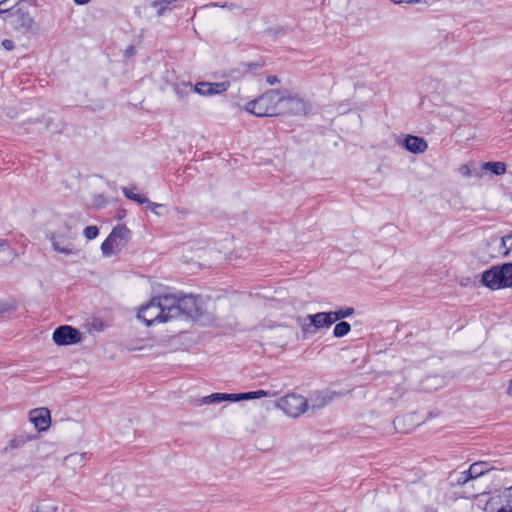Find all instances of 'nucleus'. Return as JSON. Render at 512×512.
Here are the masks:
<instances>
[{
    "instance_id": "f704fd0d",
    "label": "nucleus",
    "mask_w": 512,
    "mask_h": 512,
    "mask_svg": "<svg viewBox=\"0 0 512 512\" xmlns=\"http://www.w3.org/2000/svg\"><path fill=\"white\" fill-rule=\"evenodd\" d=\"M78 5H85L89 3L91 0H73Z\"/></svg>"
},
{
    "instance_id": "473e14b6",
    "label": "nucleus",
    "mask_w": 512,
    "mask_h": 512,
    "mask_svg": "<svg viewBox=\"0 0 512 512\" xmlns=\"http://www.w3.org/2000/svg\"><path fill=\"white\" fill-rule=\"evenodd\" d=\"M266 82L269 84V85H274V84H277L279 83V79L277 76L275 75H270L267 77L266 79Z\"/></svg>"
},
{
    "instance_id": "f03ea898",
    "label": "nucleus",
    "mask_w": 512,
    "mask_h": 512,
    "mask_svg": "<svg viewBox=\"0 0 512 512\" xmlns=\"http://www.w3.org/2000/svg\"><path fill=\"white\" fill-rule=\"evenodd\" d=\"M282 100H284V94L280 90L270 89L248 102L245 105V110L257 117L276 116L281 113L278 106L282 104Z\"/></svg>"
},
{
    "instance_id": "4be33fe9",
    "label": "nucleus",
    "mask_w": 512,
    "mask_h": 512,
    "mask_svg": "<svg viewBox=\"0 0 512 512\" xmlns=\"http://www.w3.org/2000/svg\"><path fill=\"white\" fill-rule=\"evenodd\" d=\"M329 313L331 314V319L333 320V323H334L338 320H341V319L351 316L354 313V308L345 307V308H341L336 311H331Z\"/></svg>"
},
{
    "instance_id": "0eeeda50",
    "label": "nucleus",
    "mask_w": 512,
    "mask_h": 512,
    "mask_svg": "<svg viewBox=\"0 0 512 512\" xmlns=\"http://www.w3.org/2000/svg\"><path fill=\"white\" fill-rule=\"evenodd\" d=\"M298 324L304 335L314 334L317 330L328 328L333 324L329 312H319L314 315H307L298 319Z\"/></svg>"
},
{
    "instance_id": "4468645a",
    "label": "nucleus",
    "mask_w": 512,
    "mask_h": 512,
    "mask_svg": "<svg viewBox=\"0 0 512 512\" xmlns=\"http://www.w3.org/2000/svg\"><path fill=\"white\" fill-rule=\"evenodd\" d=\"M223 401L236 402V394L213 393L198 400L199 405L217 404Z\"/></svg>"
},
{
    "instance_id": "1a4fd4ad",
    "label": "nucleus",
    "mask_w": 512,
    "mask_h": 512,
    "mask_svg": "<svg viewBox=\"0 0 512 512\" xmlns=\"http://www.w3.org/2000/svg\"><path fill=\"white\" fill-rule=\"evenodd\" d=\"M80 339V332L71 326H60L53 333V340L58 345L75 344Z\"/></svg>"
},
{
    "instance_id": "b1692460",
    "label": "nucleus",
    "mask_w": 512,
    "mask_h": 512,
    "mask_svg": "<svg viewBox=\"0 0 512 512\" xmlns=\"http://www.w3.org/2000/svg\"><path fill=\"white\" fill-rule=\"evenodd\" d=\"M333 399V395H321L317 394L314 398H312V407L313 408H321L326 404L330 403Z\"/></svg>"
},
{
    "instance_id": "a878e982",
    "label": "nucleus",
    "mask_w": 512,
    "mask_h": 512,
    "mask_svg": "<svg viewBox=\"0 0 512 512\" xmlns=\"http://www.w3.org/2000/svg\"><path fill=\"white\" fill-rule=\"evenodd\" d=\"M458 172L463 176V177H466V178H469L471 176H476V177H481V173L479 172H473L472 169L470 168V166L468 164H462L459 169H458Z\"/></svg>"
},
{
    "instance_id": "9b49d317",
    "label": "nucleus",
    "mask_w": 512,
    "mask_h": 512,
    "mask_svg": "<svg viewBox=\"0 0 512 512\" xmlns=\"http://www.w3.org/2000/svg\"><path fill=\"white\" fill-rule=\"evenodd\" d=\"M29 421L39 431H46L51 425V415L48 408L40 407L29 412Z\"/></svg>"
},
{
    "instance_id": "2f4dec72",
    "label": "nucleus",
    "mask_w": 512,
    "mask_h": 512,
    "mask_svg": "<svg viewBox=\"0 0 512 512\" xmlns=\"http://www.w3.org/2000/svg\"><path fill=\"white\" fill-rule=\"evenodd\" d=\"M505 493L508 499L507 506L509 507L508 512H512V486L508 489H505Z\"/></svg>"
},
{
    "instance_id": "7c9ffc66",
    "label": "nucleus",
    "mask_w": 512,
    "mask_h": 512,
    "mask_svg": "<svg viewBox=\"0 0 512 512\" xmlns=\"http://www.w3.org/2000/svg\"><path fill=\"white\" fill-rule=\"evenodd\" d=\"M10 249L9 241L6 239H0V253L9 251Z\"/></svg>"
},
{
    "instance_id": "39448f33",
    "label": "nucleus",
    "mask_w": 512,
    "mask_h": 512,
    "mask_svg": "<svg viewBox=\"0 0 512 512\" xmlns=\"http://www.w3.org/2000/svg\"><path fill=\"white\" fill-rule=\"evenodd\" d=\"M131 231L125 225H117L101 244L104 256L110 257L120 251L130 240Z\"/></svg>"
},
{
    "instance_id": "423d86ee",
    "label": "nucleus",
    "mask_w": 512,
    "mask_h": 512,
    "mask_svg": "<svg viewBox=\"0 0 512 512\" xmlns=\"http://www.w3.org/2000/svg\"><path fill=\"white\" fill-rule=\"evenodd\" d=\"M276 407L290 417H298L308 408L307 399L298 394H287L276 402Z\"/></svg>"
},
{
    "instance_id": "c85d7f7f",
    "label": "nucleus",
    "mask_w": 512,
    "mask_h": 512,
    "mask_svg": "<svg viewBox=\"0 0 512 512\" xmlns=\"http://www.w3.org/2000/svg\"><path fill=\"white\" fill-rule=\"evenodd\" d=\"M502 247L505 249L503 254L508 255L512 250V234L505 235L501 238Z\"/></svg>"
},
{
    "instance_id": "ddd939ff",
    "label": "nucleus",
    "mask_w": 512,
    "mask_h": 512,
    "mask_svg": "<svg viewBox=\"0 0 512 512\" xmlns=\"http://www.w3.org/2000/svg\"><path fill=\"white\" fill-rule=\"evenodd\" d=\"M403 145L409 152L414 154L424 153L428 148V144L424 138L413 135H407Z\"/></svg>"
},
{
    "instance_id": "6ab92c4d",
    "label": "nucleus",
    "mask_w": 512,
    "mask_h": 512,
    "mask_svg": "<svg viewBox=\"0 0 512 512\" xmlns=\"http://www.w3.org/2000/svg\"><path fill=\"white\" fill-rule=\"evenodd\" d=\"M275 395H276V392L271 393L270 391L257 390V391L236 394V398H237V401H240V400L258 399V398L275 396Z\"/></svg>"
},
{
    "instance_id": "6e6552de",
    "label": "nucleus",
    "mask_w": 512,
    "mask_h": 512,
    "mask_svg": "<svg viewBox=\"0 0 512 512\" xmlns=\"http://www.w3.org/2000/svg\"><path fill=\"white\" fill-rule=\"evenodd\" d=\"M282 103L285 105L281 113H288L292 115H306L310 109V104L297 95H284Z\"/></svg>"
},
{
    "instance_id": "bb28decb",
    "label": "nucleus",
    "mask_w": 512,
    "mask_h": 512,
    "mask_svg": "<svg viewBox=\"0 0 512 512\" xmlns=\"http://www.w3.org/2000/svg\"><path fill=\"white\" fill-rule=\"evenodd\" d=\"M57 507L49 502H41L35 508L34 512H56Z\"/></svg>"
},
{
    "instance_id": "f8f14e48",
    "label": "nucleus",
    "mask_w": 512,
    "mask_h": 512,
    "mask_svg": "<svg viewBox=\"0 0 512 512\" xmlns=\"http://www.w3.org/2000/svg\"><path fill=\"white\" fill-rule=\"evenodd\" d=\"M136 188L123 187V194L130 200L139 204H147V207L154 212L157 216L163 215L162 212H157L156 208H163V204L151 202L145 195L135 192Z\"/></svg>"
},
{
    "instance_id": "7ed1b4c3",
    "label": "nucleus",
    "mask_w": 512,
    "mask_h": 512,
    "mask_svg": "<svg viewBox=\"0 0 512 512\" xmlns=\"http://www.w3.org/2000/svg\"><path fill=\"white\" fill-rule=\"evenodd\" d=\"M481 282L492 290L512 287V263L493 266L489 270L484 271Z\"/></svg>"
},
{
    "instance_id": "a211bd4d",
    "label": "nucleus",
    "mask_w": 512,
    "mask_h": 512,
    "mask_svg": "<svg viewBox=\"0 0 512 512\" xmlns=\"http://www.w3.org/2000/svg\"><path fill=\"white\" fill-rule=\"evenodd\" d=\"M491 469V466L487 462H476L473 463L469 467V475L472 476V479H477L478 477L482 476L486 472H488Z\"/></svg>"
},
{
    "instance_id": "f3484780",
    "label": "nucleus",
    "mask_w": 512,
    "mask_h": 512,
    "mask_svg": "<svg viewBox=\"0 0 512 512\" xmlns=\"http://www.w3.org/2000/svg\"><path fill=\"white\" fill-rule=\"evenodd\" d=\"M51 243H52L54 250H56L60 253H64L67 255L74 253L72 244L69 243L68 241L64 240L63 238H60L57 236H52Z\"/></svg>"
},
{
    "instance_id": "4c0bfd02",
    "label": "nucleus",
    "mask_w": 512,
    "mask_h": 512,
    "mask_svg": "<svg viewBox=\"0 0 512 512\" xmlns=\"http://www.w3.org/2000/svg\"><path fill=\"white\" fill-rule=\"evenodd\" d=\"M20 1H21V0H13V1H11L9 4H10L11 6H14V5H17Z\"/></svg>"
},
{
    "instance_id": "412c9836",
    "label": "nucleus",
    "mask_w": 512,
    "mask_h": 512,
    "mask_svg": "<svg viewBox=\"0 0 512 512\" xmlns=\"http://www.w3.org/2000/svg\"><path fill=\"white\" fill-rule=\"evenodd\" d=\"M34 437L30 435H18L12 438L8 443V448L10 449H18L23 447L27 442L33 440Z\"/></svg>"
},
{
    "instance_id": "e433bc0d",
    "label": "nucleus",
    "mask_w": 512,
    "mask_h": 512,
    "mask_svg": "<svg viewBox=\"0 0 512 512\" xmlns=\"http://www.w3.org/2000/svg\"><path fill=\"white\" fill-rule=\"evenodd\" d=\"M77 457V455H70L66 458V460H71L73 458ZM78 458L82 459L83 458V455H79Z\"/></svg>"
},
{
    "instance_id": "cd10ccee",
    "label": "nucleus",
    "mask_w": 512,
    "mask_h": 512,
    "mask_svg": "<svg viewBox=\"0 0 512 512\" xmlns=\"http://www.w3.org/2000/svg\"><path fill=\"white\" fill-rule=\"evenodd\" d=\"M84 236L87 240H93L99 235V229L97 226H87L84 229Z\"/></svg>"
},
{
    "instance_id": "f257e3e1",
    "label": "nucleus",
    "mask_w": 512,
    "mask_h": 512,
    "mask_svg": "<svg viewBox=\"0 0 512 512\" xmlns=\"http://www.w3.org/2000/svg\"><path fill=\"white\" fill-rule=\"evenodd\" d=\"M173 301L172 294L152 298L139 308L137 317L147 326L168 322L172 320L171 312H174Z\"/></svg>"
},
{
    "instance_id": "c9c22d12",
    "label": "nucleus",
    "mask_w": 512,
    "mask_h": 512,
    "mask_svg": "<svg viewBox=\"0 0 512 512\" xmlns=\"http://www.w3.org/2000/svg\"><path fill=\"white\" fill-rule=\"evenodd\" d=\"M507 392H508V394H509L510 396H512V379H511V380H510V382H509Z\"/></svg>"
},
{
    "instance_id": "393cba45",
    "label": "nucleus",
    "mask_w": 512,
    "mask_h": 512,
    "mask_svg": "<svg viewBox=\"0 0 512 512\" xmlns=\"http://www.w3.org/2000/svg\"><path fill=\"white\" fill-rule=\"evenodd\" d=\"M177 0H155L152 2V7L158 10V15H162L169 5L176 2Z\"/></svg>"
},
{
    "instance_id": "72a5a7b5",
    "label": "nucleus",
    "mask_w": 512,
    "mask_h": 512,
    "mask_svg": "<svg viewBox=\"0 0 512 512\" xmlns=\"http://www.w3.org/2000/svg\"><path fill=\"white\" fill-rule=\"evenodd\" d=\"M394 3L400 4V3H407V4H413V3H419L421 0H391Z\"/></svg>"
},
{
    "instance_id": "dca6fc26",
    "label": "nucleus",
    "mask_w": 512,
    "mask_h": 512,
    "mask_svg": "<svg viewBox=\"0 0 512 512\" xmlns=\"http://www.w3.org/2000/svg\"><path fill=\"white\" fill-rule=\"evenodd\" d=\"M482 170L500 176L506 173L507 167L504 162L489 161L482 164Z\"/></svg>"
},
{
    "instance_id": "aec40b11",
    "label": "nucleus",
    "mask_w": 512,
    "mask_h": 512,
    "mask_svg": "<svg viewBox=\"0 0 512 512\" xmlns=\"http://www.w3.org/2000/svg\"><path fill=\"white\" fill-rule=\"evenodd\" d=\"M471 480L473 479L472 476L469 475V470L454 472L450 475V481L453 485H465Z\"/></svg>"
},
{
    "instance_id": "c756f323",
    "label": "nucleus",
    "mask_w": 512,
    "mask_h": 512,
    "mask_svg": "<svg viewBox=\"0 0 512 512\" xmlns=\"http://www.w3.org/2000/svg\"><path fill=\"white\" fill-rule=\"evenodd\" d=\"M2 46L7 51H11L15 47L14 42L12 40H10V39H4L2 41Z\"/></svg>"
},
{
    "instance_id": "20e7f679",
    "label": "nucleus",
    "mask_w": 512,
    "mask_h": 512,
    "mask_svg": "<svg viewBox=\"0 0 512 512\" xmlns=\"http://www.w3.org/2000/svg\"><path fill=\"white\" fill-rule=\"evenodd\" d=\"M172 299L174 300L172 307L174 312H171L172 319L179 317L195 319L203 314L202 302L192 295L183 297L172 295Z\"/></svg>"
},
{
    "instance_id": "5701e85b",
    "label": "nucleus",
    "mask_w": 512,
    "mask_h": 512,
    "mask_svg": "<svg viewBox=\"0 0 512 512\" xmlns=\"http://www.w3.org/2000/svg\"><path fill=\"white\" fill-rule=\"evenodd\" d=\"M351 330V326L348 322L341 321L337 323L333 330V335L337 338H341L347 335Z\"/></svg>"
},
{
    "instance_id": "2eb2a0df",
    "label": "nucleus",
    "mask_w": 512,
    "mask_h": 512,
    "mask_svg": "<svg viewBox=\"0 0 512 512\" xmlns=\"http://www.w3.org/2000/svg\"><path fill=\"white\" fill-rule=\"evenodd\" d=\"M16 27L24 31H31L34 27V20L28 12L17 11Z\"/></svg>"
},
{
    "instance_id": "9d476101",
    "label": "nucleus",
    "mask_w": 512,
    "mask_h": 512,
    "mask_svg": "<svg viewBox=\"0 0 512 512\" xmlns=\"http://www.w3.org/2000/svg\"><path fill=\"white\" fill-rule=\"evenodd\" d=\"M187 86L189 87L190 91L203 96H211L227 91L230 84L227 81L219 83L199 82L194 86L191 84H188Z\"/></svg>"
},
{
    "instance_id": "58836bf2",
    "label": "nucleus",
    "mask_w": 512,
    "mask_h": 512,
    "mask_svg": "<svg viewBox=\"0 0 512 512\" xmlns=\"http://www.w3.org/2000/svg\"><path fill=\"white\" fill-rule=\"evenodd\" d=\"M508 114L510 116V120L512 121V106L510 107V109L508 111Z\"/></svg>"
}]
</instances>
